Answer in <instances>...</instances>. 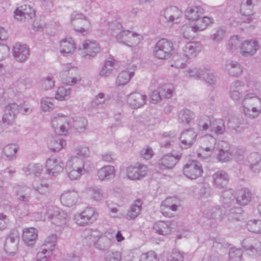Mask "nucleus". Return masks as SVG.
I'll list each match as a JSON object with an SVG mask.
<instances>
[{
  "label": "nucleus",
  "mask_w": 261,
  "mask_h": 261,
  "mask_svg": "<svg viewBox=\"0 0 261 261\" xmlns=\"http://www.w3.org/2000/svg\"><path fill=\"white\" fill-rule=\"evenodd\" d=\"M174 52L173 43L164 38L159 40L156 43L153 51L154 57L161 60L170 58Z\"/></svg>",
  "instance_id": "nucleus-1"
},
{
  "label": "nucleus",
  "mask_w": 261,
  "mask_h": 261,
  "mask_svg": "<svg viewBox=\"0 0 261 261\" xmlns=\"http://www.w3.org/2000/svg\"><path fill=\"white\" fill-rule=\"evenodd\" d=\"M71 20L75 31L84 35L91 31V23L82 13L74 12L71 14Z\"/></svg>",
  "instance_id": "nucleus-2"
},
{
  "label": "nucleus",
  "mask_w": 261,
  "mask_h": 261,
  "mask_svg": "<svg viewBox=\"0 0 261 261\" xmlns=\"http://www.w3.org/2000/svg\"><path fill=\"white\" fill-rule=\"evenodd\" d=\"M250 90L239 81L233 82L230 87L229 95L230 98L236 102H242L245 95L250 92Z\"/></svg>",
  "instance_id": "nucleus-3"
},
{
  "label": "nucleus",
  "mask_w": 261,
  "mask_h": 261,
  "mask_svg": "<svg viewBox=\"0 0 261 261\" xmlns=\"http://www.w3.org/2000/svg\"><path fill=\"white\" fill-rule=\"evenodd\" d=\"M203 172L201 164L197 161H191L183 167V173L188 178L196 179L201 176Z\"/></svg>",
  "instance_id": "nucleus-4"
},
{
  "label": "nucleus",
  "mask_w": 261,
  "mask_h": 261,
  "mask_svg": "<svg viewBox=\"0 0 261 261\" xmlns=\"http://www.w3.org/2000/svg\"><path fill=\"white\" fill-rule=\"evenodd\" d=\"M100 51L98 44L93 41L86 40L82 43V48L79 47V54L83 58L90 59L95 57Z\"/></svg>",
  "instance_id": "nucleus-5"
},
{
  "label": "nucleus",
  "mask_w": 261,
  "mask_h": 261,
  "mask_svg": "<svg viewBox=\"0 0 261 261\" xmlns=\"http://www.w3.org/2000/svg\"><path fill=\"white\" fill-rule=\"evenodd\" d=\"M97 214L93 207H86L80 213L74 215V219L77 224L85 225L89 223H92L97 219Z\"/></svg>",
  "instance_id": "nucleus-6"
},
{
  "label": "nucleus",
  "mask_w": 261,
  "mask_h": 261,
  "mask_svg": "<svg viewBox=\"0 0 261 261\" xmlns=\"http://www.w3.org/2000/svg\"><path fill=\"white\" fill-rule=\"evenodd\" d=\"M68 117L58 114L51 120V123L55 132L59 134L65 135L70 126V122Z\"/></svg>",
  "instance_id": "nucleus-7"
},
{
  "label": "nucleus",
  "mask_w": 261,
  "mask_h": 261,
  "mask_svg": "<svg viewBox=\"0 0 261 261\" xmlns=\"http://www.w3.org/2000/svg\"><path fill=\"white\" fill-rule=\"evenodd\" d=\"M51 222L57 226H62L67 222V214L57 207L49 208L46 213Z\"/></svg>",
  "instance_id": "nucleus-8"
},
{
  "label": "nucleus",
  "mask_w": 261,
  "mask_h": 261,
  "mask_svg": "<svg viewBox=\"0 0 261 261\" xmlns=\"http://www.w3.org/2000/svg\"><path fill=\"white\" fill-rule=\"evenodd\" d=\"M147 172L146 166L137 164L135 166L130 165L126 168V175L132 180L140 179L145 177Z\"/></svg>",
  "instance_id": "nucleus-9"
},
{
  "label": "nucleus",
  "mask_w": 261,
  "mask_h": 261,
  "mask_svg": "<svg viewBox=\"0 0 261 261\" xmlns=\"http://www.w3.org/2000/svg\"><path fill=\"white\" fill-rule=\"evenodd\" d=\"M242 246L250 255H261V243L257 240L250 238L245 239L242 242Z\"/></svg>",
  "instance_id": "nucleus-10"
},
{
  "label": "nucleus",
  "mask_w": 261,
  "mask_h": 261,
  "mask_svg": "<svg viewBox=\"0 0 261 261\" xmlns=\"http://www.w3.org/2000/svg\"><path fill=\"white\" fill-rule=\"evenodd\" d=\"M18 113L19 105L18 103L15 102L8 103L4 109V114L2 118L3 123L7 125L12 123Z\"/></svg>",
  "instance_id": "nucleus-11"
},
{
  "label": "nucleus",
  "mask_w": 261,
  "mask_h": 261,
  "mask_svg": "<svg viewBox=\"0 0 261 261\" xmlns=\"http://www.w3.org/2000/svg\"><path fill=\"white\" fill-rule=\"evenodd\" d=\"M46 172L48 174L56 176L64 169V163L60 158L48 159L46 162Z\"/></svg>",
  "instance_id": "nucleus-12"
},
{
  "label": "nucleus",
  "mask_w": 261,
  "mask_h": 261,
  "mask_svg": "<svg viewBox=\"0 0 261 261\" xmlns=\"http://www.w3.org/2000/svg\"><path fill=\"white\" fill-rule=\"evenodd\" d=\"M194 25L191 26H184L182 30H189V33L191 31L197 32L204 30L206 27L210 24L214 23V19L210 17L204 16L202 18H198L196 19ZM189 34V38L191 37Z\"/></svg>",
  "instance_id": "nucleus-13"
},
{
  "label": "nucleus",
  "mask_w": 261,
  "mask_h": 261,
  "mask_svg": "<svg viewBox=\"0 0 261 261\" xmlns=\"http://www.w3.org/2000/svg\"><path fill=\"white\" fill-rule=\"evenodd\" d=\"M197 134L193 128L184 130L180 134L179 140L181 148L188 149L192 147L196 140Z\"/></svg>",
  "instance_id": "nucleus-14"
},
{
  "label": "nucleus",
  "mask_w": 261,
  "mask_h": 261,
  "mask_svg": "<svg viewBox=\"0 0 261 261\" xmlns=\"http://www.w3.org/2000/svg\"><path fill=\"white\" fill-rule=\"evenodd\" d=\"M180 155H174L170 153L163 156L158 162V167L161 170L171 169L178 162Z\"/></svg>",
  "instance_id": "nucleus-15"
},
{
  "label": "nucleus",
  "mask_w": 261,
  "mask_h": 261,
  "mask_svg": "<svg viewBox=\"0 0 261 261\" xmlns=\"http://www.w3.org/2000/svg\"><path fill=\"white\" fill-rule=\"evenodd\" d=\"M15 19L20 21H29L35 16V12L30 6L24 5L17 8L14 11Z\"/></svg>",
  "instance_id": "nucleus-16"
},
{
  "label": "nucleus",
  "mask_w": 261,
  "mask_h": 261,
  "mask_svg": "<svg viewBox=\"0 0 261 261\" xmlns=\"http://www.w3.org/2000/svg\"><path fill=\"white\" fill-rule=\"evenodd\" d=\"M233 151L228 143L225 141H221L220 149L217 154V159L222 163L227 162L232 159Z\"/></svg>",
  "instance_id": "nucleus-17"
},
{
  "label": "nucleus",
  "mask_w": 261,
  "mask_h": 261,
  "mask_svg": "<svg viewBox=\"0 0 261 261\" xmlns=\"http://www.w3.org/2000/svg\"><path fill=\"white\" fill-rule=\"evenodd\" d=\"M147 99V96L139 92H133L127 97V102L133 109H138L143 106Z\"/></svg>",
  "instance_id": "nucleus-18"
},
{
  "label": "nucleus",
  "mask_w": 261,
  "mask_h": 261,
  "mask_svg": "<svg viewBox=\"0 0 261 261\" xmlns=\"http://www.w3.org/2000/svg\"><path fill=\"white\" fill-rule=\"evenodd\" d=\"M13 56L18 62H23L30 56V50L26 45L16 43L13 48Z\"/></svg>",
  "instance_id": "nucleus-19"
},
{
  "label": "nucleus",
  "mask_w": 261,
  "mask_h": 261,
  "mask_svg": "<svg viewBox=\"0 0 261 261\" xmlns=\"http://www.w3.org/2000/svg\"><path fill=\"white\" fill-rule=\"evenodd\" d=\"M79 198L77 192L74 190H68L61 195L60 201L63 205L70 207L76 204Z\"/></svg>",
  "instance_id": "nucleus-20"
},
{
  "label": "nucleus",
  "mask_w": 261,
  "mask_h": 261,
  "mask_svg": "<svg viewBox=\"0 0 261 261\" xmlns=\"http://www.w3.org/2000/svg\"><path fill=\"white\" fill-rule=\"evenodd\" d=\"M258 48L257 41L253 40H246L242 43L240 53L242 56L247 57L253 55Z\"/></svg>",
  "instance_id": "nucleus-21"
},
{
  "label": "nucleus",
  "mask_w": 261,
  "mask_h": 261,
  "mask_svg": "<svg viewBox=\"0 0 261 261\" xmlns=\"http://www.w3.org/2000/svg\"><path fill=\"white\" fill-rule=\"evenodd\" d=\"M214 185L218 189L225 187L229 181L228 174L223 170L218 171L212 176Z\"/></svg>",
  "instance_id": "nucleus-22"
},
{
  "label": "nucleus",
  "mask_w": 261,
  "mask_h": 261,
  "mask_svg": "<svg viewBox=\"0 0 261 261\" xmlns=\"http://www.w3.org/2000/svg\"><path fill=\"white\" fill-rule=\"evenodd\" d=\"M253 193L248 188H242L237 193L236 202L240 205L244 206L251 201Z\"/></svg>",
  "instance_id": "nucleus-23"
},
{
  "label": "nucleus",
  "mask_w": 261,
  "mask_h": 261,
  "mask_svg": "<svg viewBox=\"0 0 261 261\" xmlns=\"http://www.w3.org/2000/svg\"><path fill=\"white\" fill-rule=\"evenodd\" d=\"M19 238L13 234L10 235L6 240L4 249L7 253L14 255L18 250Z\"/></svg>",
  "instance_id": "nucleus-24"
},
{
  "label": "nucleus",
  "mask_w": 261,
  "mask_h": 261,
  "mask_svg": "<svg viewBox=\"0 0 261 261\" xmlns=\"http://www.w3.org/2000/svg\"><path fill=\"white\" fill-rule=\"evenodd\" d=\"M38 237L37 230L34 227L25 228L22 232V240L28 246L34 245Z\"/></svg>",
  "instance_id": "nucleus-25"
},
{
  "label": "nucleus",
  "mask_w": 261,
  "mask_h": 261,
  "mask_svg": "<svg viewBox=\"0 0 261 261\" xmlns=\"http://www.w3.org/2000/svg\"><path fill=\"white\" fill-rule=\"evenodd\" d=\"M249 168L254 173H258L261 170V154L253 152L248 158Z\"/></svg>",
  "instance_id": "nucleus-26"
},
{
  "label": "nucleus",
  "mask_w": 261,
  "mask_h": 261,
  "mask_svg": "<svg viewBox=\"0 0 261 261\" xmlns=\"http://www.w3.org/2000/svg\"><path fill=\"white\" fill-rule=\"evenodd\" d=\"M162 15L166 21L173 22L181 16V12L177 7L171 6L166 8Z\"/></svg>",
  "instance_id": "nucleus-27"
},
{
  "label": "nucleus",
  "mask_w": 261,
  "mask_h": 261,
  "mask_svg": "<svg viewBox=\"0 0 261 261\" xmlns=\"http://www.w3.org/2000/svg\"><path fill=\"white\" fill-rule=\"evenodd\" d=\"M67 162H70L74 167L76 169H79L83 173L84 172L88 171L91 168H93V166L90 167V162L88 161H84L81 158L77 156H72Z\"/></svg>",
  "instance_id": "nucleus-28"
},
{
  "label": "nucleus",
  "mask_w": 261,
  "mask_h": 261,
  "mask_svg": "<svg viewBox=\"0 0 261 261\" xmlns=\"http://www.w3.org/2000/svg\"><path fill=\"white\" fill-rule=\"evenodd\" d=\"M115 170L113 166H104L97 171V177L100 180H109L114 177Z\"/></svg>",
  "instance_id": "nucleus-29"
},
{
  "label": "nucleus",
  "mask_w": 261,
  "mask_h": 261,
  "mask_svg": "<svg viewBox=\"0 0 261 261\" xmlns=\"http://www.w3.org/2000/svg\"><path fill=\"white\" fill-rule=\"evenodd\" d=\"M225 69L230 76L237 77L242 72V66L237 61H230L226 64Z\"/></svg>",
  "instance_id": "nucleus-30"
},
{
  "label": "nucleus",
  "mask_w": 261,
  "mask_h": 261,
  "mask_svg": "<svg viewBox=\"0 0 261 261\" xmlns=\"http://www.w3.org/2000/svg\"><path fill=\"white\" fill-rule=\"evenodd\" d=\"M61 50L62 54H66L68 56L72 54L75 49V44L72 38H65L62 40L60 42Z\"/></svg>",
  "instance_id": "nucleus-31"
},
{
  "label": "nucleus",
  "mask_w": 261,
  "mask_h": 261,
  "mask_svg": "<svg viewBox=\"0 0 261 261\" xmlns=\"http://www.w3.org/2000/svg\"><path fill=\"white\" fill-rule=\"evenodd\" d=\"M17 199L22 202H30L31 191L30 188L24 186H18L15 188Z\"/></svg>",
  "instance_id": "nucleus-32"
},
{
  "label": "nucleus",
  "mask_w": 261,
  "mask_h": 261,
  "mask_svg": "<svg viewBox=\"0 0 261 261\" xmlns=\"http://www.w3.org/2000/svg\"><path fill=\"white\" fill-rule=\"evenodd\" d=\"M247 103L251 107L261 108V100L254 92L247 93L243 99V106H247Z\"/></svg>",
  "instance_id": "nucleus-33"
},
{
  "label": "nucleus",
  "mask_w": 261,
  "mask_h": 261,
  "mask_svg": "<svg viewBox=\"0 0 261 261\" xmlns=\"http://www.w3.org/2000/svg\"><path fill=\"white\" fill-rule=\"evenodd\" d=\"M142 204L143 202L140 199L136 200L127 213L126 219L134 220L137 217L141 212Z\"/></svg>",
  "instance_id": "nucleus-34"
},
{
  "label": "nucleus",
  "mask_w": 261,
  "mask_h": 261,
  "mask_svg": "<svg viewBox=\"0 0 261 261\" xmlns=\"http://www.w3.org/2000/svg\"><path fill=\"white\" fill-rule=\"evenodd\" d=\"M33 189L40 194L45 195L49 192V185L46 180H36L32 184Z\"/></svg>",
  "instance_id": "nucleus-35"
},
{
  "label": "nucleus",
  "mask_w": 261,
  "mask_h": 261,
  "mask_svg": "<svg viewBox=\"0 0 261 261\" xmlns=\"http://www.w3.org/2000/svg\"><path fill=\"white\" fill-rule=\"evenodd\" d=\"M153 229L159 234H168L171 232L170 223L169 221H158L153 225Z\"/></svg>",
  "instance_id": "nucleus-36"
},
{
  "label": "nucleus",
  "mask_w": 261,
  "mask_h": 261,
  "mask_svg": "<svg viewBox=\"0 0 261 261\" xmlns=\"http://www.w3.org/2000/svg\"><path fill=\"white\" fill-rule=\"evenodd\" d=\"M116 62L110 57L109 60L106 61L104 65L100 71V75L107 77L112 74L113 70L116 68Z\"/></svg>",
  "instance_id": "nucleus-37"
},
{
  "label": "nucleus",
  "mask_w": 261,
  "mask_h": 261,
  "mask_svg": "<svg viewBox=\"0 0 261 261\" xmlns=\"http://www.w3.org/2000/svg\"><path fill=\"white\" fill-rule=\"evenodd\" d=\"M23 170L27 176H38L43 171V166L38 163H31L23 168Z\"/></svg>",
  "instance_id": "nucleus-38"
},
{
  "label": "nucleus",
  "mask_w": 261,
  "mask_h": 261,
  "mask_svg": "<svg viewBox=\"0 0 261 261\" xmlns=\"http://www.w3.org/2000/svg\"><path fill=\"white\" fill-rule=\"evenodd\" d=\"M88 124L87 120L84 117H75L72 118V122H70V126L73 127L79 133L84 132Z\"/></svg>",
  "instance_id": "nucleus-39"
},
{
  "label": "nucleus",
  "mask_w": 261,
  "mask_h": 261,
  "mask_svg": "<svg viewBox=\"0 0 261 261\" xmlns=\"http://www.w3.org/2000/svg\"><path fill=\"white\" fill-rule=\"evenodd\" d=\"M112 245V240L107 236H102L98 238L97 241L94 242V245L97 249L100 251H106L110 248Z\"/></svg>",
  "instance_id": "nucleus-40"
},
{
  "label": "nucleus",
  "mask_w": 261,
  "mask_h": 261,
  "mask_svg": "<svg viewBox=\"0 0 261 261\" xmlns=\"http://www.w3.org/2000/svg\"><path fill=\"white\" fill-rule=\"evenodd\" d=\"M222 202L225 207H229L234 202L236 197L233 194L232 189H228L222 191L221 194Z\"/></svg>",
  "instance_id": "nucleus-41"
},
{
  "label": "nucleus",
  "mask_w": 261,
  "mask_h": 261,
  "mask_svg": "<svg viewBox=\"0 0 261 261\" xmlns=\"http://www.w3.org/2000/svg\"><path fill=\"white\" fill-rule=\"evenodd\" d=\"M203 14V9L200 7L188 8L185 11L186 17L192 21L197 19Z\"/></svg>",
  "instance_id": "nucleus-42"
},
{
  "label": "nucleus",
  "mask_w": 261,
  "mask_h": 261,
  "mask_svg": "<svg viewBox=\"0 0 261 261\" xmlns=\"http://www.w3.org/2000/svg\"><path fill=\"white\" fill-rule=\"evenodd\" d=\"M194 117V114L188 109L182 110L178 114V120L183 124H189Z\"/></svg>",
  "instance_id": "nucleus-43"
},
{
  "label": "nucleus",
  "mask_w": 261,
  "mask_h": 261,
  "mask_svg": "<svg viewBox=\"0 0 261 261\" xmlns=\"http://www.w3.org/2000/svg\"><path fill=\"white\" fill-rule=\"evenodd\" d=\"M183 55L188 58L195 57L199 51L196 44L194 42L187 43L182 49Z\"/></svg>",
  "instance_id": "nucleus-44"
},
{
  "label": "nucleus",
  "mask_w": 261,
  "mask_h": 261,
  "mask_svg": "<svg viewBox=\"0 0 261 261\" xmlns=\"http://www.w3.org/2000/svg\"><path fill=\"white\" fill-rule=\"evenodd\" d=\"M65 170L68 174V177L72 180H75L79 178L83 173L79 169L74 167L70 162H67Z\"/></svg>",
  "instance_id": "nucleus-45"
},
{
  "label": "nucleus",
  "mask_w": 261,
  "mask_h": 261,
  "mask_svg": "<svg viewBox=\"0 0 261 261\" xmlns=\"http://www.w3.org/2000/svg\"><path fill=\"white\" fill-rule=\"evenodd\" d=\"M210 130L217 135H221L225 130L224 122L222 119L213 120Z\"/></svg>",
  "instance_id": "nucleus-46"
},
{
  "label": "nucleus",
  "mask_w": 261,
  "mask_h": 261,
  "mask_svg": "<svg viewBox=\"0 0 261 261\" xmlns=\"http://www.w3.org/2000/svg\"><path fill=\"white\" fill-rule=\"evenodd\" d=\"M134 75V72H128L125 70L122 71L118 75L116 84L117 86L124 85L129 82L131 77Z\"/></svg>",
  "instance_id": "nucleus-47"
},
{
  "label": "nucleus",
  "mask_w": 261,
  "mask_h": 261,
  "mask_svg": "<svg viewBox=\"0 0 261 261\" xmlns=\"http://www.w3.org/2000/svg\"><path fill=\"white\" fill-rule=\"evenodd\" d=\"M243 108L245 116L251 119L256 118L261 113L260 107H251L247 105V106H243Z\"/></svg>",
  "instance_id": "nucleus-48"
},
{
  "label": "nucleus",
  "mask_w": 261,
  "mask_h": 261,
  "mask_svg": "<svg viewBox=\"0 0 261 261\" xmlns=\"http://www.w3.org/2000/svg\"><path fill=\"white\" fill-rule=\"evenodd\" d=\"M66 141L61 137H57L51 141L48 146L50 150L53 151H59L66 146Z\"/></svg>",
  "instance_id": "nucleus-49"
},
{
  "label": "nucleus",
  "mask_w": 261,
  "mask_h": 261,
  "mask_svg": "<svg viewBox=\"0 0 261 261\" xmlns=\"http://www.w3.org/2000/svg\"><path fill=\"white\" fill-rule=\"evenodd\" d=\"M110 100V97L108 95H105L103 93H99L91 102L92 106L93 107H99L102 105H108Z\"/></svg>",
  "instance_id": "nucleus-50"
},
{
  "label": "nucleus",
  "mask_w": 261,
  "mask_h": 261,
  "mask_svg": "<svg viewBox=\"0 0 261 261\" xmlns=\"http://www.w3.org/2000/svg\"><path fill=\"white\" fill-rule=\"evenodd\" d=\"M226 35V30L223 28H218L210 36V38L216 43L221 42Z\"/></svg>",
  "instance_id": "nucleus-51"
},
{
  "label": "nucleus",
  "mask_w": 261,
  "mask_h": 261,
  "mask_svg": "<svg viewBox=\"0 0 261 261\" xmlns=\"http://www.w3.org/2000/svg\"><path fill=\"white\" fill-rule=\"evenodd\" d=\"M18 149V147L15 144H8L3 148V153L8 158L12 159L16 157Z\"/></svg>",
  "instance_id": "nucleus-52"
},
{
  "label": "nucleus",
  "mask_w": 261,
  "mask_h": 261,
  "mask_svg": "<svg viewBox=\"0 0 261 261\" xmlns=\"http://www.w3.org/2000/svg\"><path fill=\"white\" fill-rule=\"evenodd\" d=\"M201 79L211 85L215 84L217 81V77L214 75L212 71L205 68L203 71Z\"/></svg>",
  "instance_id": "nucleus-53"
},
{
  "label": "nucleus",
  "mask_w": 261,
  "mask_h": 261,
  "mask_svg": "<svg viewBox=\"0 0 261 261\" xmlns=\"http://www.w3.org/2000/svg\"><path fill=\"white\" fill-rule=\"evenodd\" d=\"M243 210L240 207L230 208L228 214V219L230 221H238L242 216Z\"/></svg>",
  "instance_id": "nucleus-54"
},
{
  "label": "nucleus",
  "mask_w": 261,
  "mask_h": 261,
  "mask_svg": "<svg viewBox=\"0 0 261 261\" xmlns=\"http://www.w3.org/2000/svg\"><path fill=\"white\" fill-rule=\"evenodd\" d=\"M212 119L207 115L201 116L198 122L199 128L202 130H206L208 128H211L213 122Z\"/></svg>",
  "instance_id": "nucleus-55"
},
{
  "label": "nucleus",
  "mask_w": 261,
  "mask_h": 261,
  "mask_svg": "<svg viewBox=\"0 0 261 261\" xmlns=\"http://www.w3.org/2000/svg\"><path fill=\"white\" fill-rule=\"evenodd\" d=\"M246 227L250 231L255 233L261 232V220H249L247 224Z\"/></svg>",
  "instance_id": "nucleus-56"
},
{
  "label": "nucleus",
  "mask_w": 261,
  "mask_h": 261,
  "mask_svg": "<svg viewBox=\"0 0 261 261\" xmlns=\"http://www.w3.org/2000/svg\"><path fill=\"white\" fill-rule=\"evenodd\" d=\"M71 93V89L64 87H59L56 92L55 98L60 100H65L69 97Z\"/></svg>",
  "instance_id": "nucleus-57"
},
{
  "label": "nucleus",
  "mask_w": 261,
  "mask_h": 261,
  "mask_svg": "<svg viewBox=\"0 0 261 261\" xmlns=\"http://www.w3.org/2000/svg\"><path fill=\"white\" fill-rule=\"evenodd\" d=\"M203 141L204 142H210V145L208 146L204 145L203 149L205 151L209 152L207 155H210L215 148L216 140L215 138L210 135L204 137Z\"/></svg>",
  "instance_id": "nucleus-58"
},
{
  "label": "nucleus",
  "mask_w": 261,
  "mask_h": 261,
  "mask_svg": "<svg viewBox=\"0 0 261 261\" xmlns=\"http://www.w3.org/2000/svg\"><path fill=\"white\" fill-rule=\"evenodd\" d=\"M243 252L240 248H231L229 249V257L230 261H241Z\"/></svg>",
  "instance_id": "nucleus-59"
},
{
  "label": "nucleus",
  "mask_w": 261,
  "mask_h": 261,
  "mask_svg": "<svg viewBox=\"0 0 261 261\" xmlns=\"http://www.w3.org/2000/svg\"><path fill=\"white\" fill-rule=\"evenodd\" d=\"M60 77L62 82L67 85H74L81 81L80 77H71L70 76H66L64 72L60 73Z\"/></svg>",
  "instance_id": "nucleus-60"
},
{
  "label": "nucleus",
  "mask_w": 261,
  "mask_h": 261,
  "mask_svg": "<svg viewBox=\"0 0 261 261\" xmlns=\"http://www.w3.org/2000/svg\"><path fill=\"white\" fill-rule=\"evenodd\" d=\"M140 36L135 33L130 32L128 33V38L126 39L125 45L129 47L137 45L140 42Z\"/></svg>",
  "instance_id": "nucleus-61"
},
{
  "label": "nucleus",
  "mask_w": 261,
  "mask_h": 261,
  "mask_svg": "<svg viewBox=\"0 0 261 261\" xmlns=\"http://www.w3.org/2000/svg\"><path fill=\"white\" fill-rule=\"evenodd\" d=\"M205 216L209 219H220L223 216L222 210L219 206H216L213 207L210 213H206Z\"/></svg>",
  "instance_id": "nucleus-62"
},
{
  "label": "nucleus",
  "mask_w": 261,
  "mask_h": 261,
  "mask_svg": "<svg viewBox=\"0 0 261 261\" xmlns=\"http://www.w3.org/2000/svg\"><path fill=\"white\" fill-rule=\"evenodd\" d=\"M54 98L46 97L43 98L41 101V107L44 111H49L54 107Z\"/></svg>",
  "instance_id": "nucleus-63"
},
{
  "label": "nucleus",
  "mask_w": 261,
  "mask_h": 261,
  "mask_svg": "<svg viewBox=\"0 0 261 261\" xmlns=\"http://www.w3.org/2000/svg\"><path fill=\"white\" fill-rule=\"evenodd\" d=\"M242 44V41L240 40L238 36H232L230 38L228 41L229 49L231 51H233L238 49V47L241 48Z\"/></svg>",
  "instance_id": "nucleus-64"
}]
</instances>
